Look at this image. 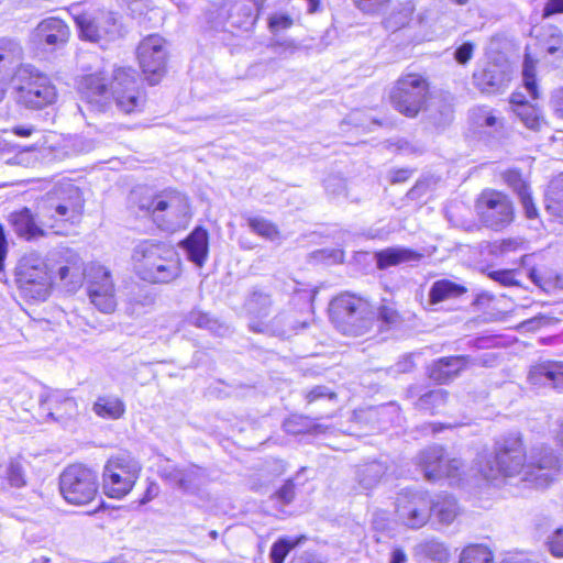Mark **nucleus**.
Listing matches in <instances>:
<instances>
[{
    "instance_id": "1",
    "label": "nucleus",
    "mask_w": 563,
    "mask_h": 563,
    "mask_svg": "<svg viewBox=\"0 0 563 563\" xmlns=\"http://www.w3.org/2000/svg\"><path fill=\"white\" fill-rule=\"evenodd\" d=\"M78 90L81 98L98 111H103L112 99L125 113L139 110L144 103L132 68H115L110 77L104 71L86 75L80 79Z\"/></svg>"
},
{
    "instance_id": "2",
    "label": "nucleus",
    "mask_w": 563,
    "mask_h": 563,
    "mask_svg": "<svg viewBox=\"0 0 563 563\" xmlns=\"http://www.w3.org/2000/svg\"><path fill=\"white\" fill-rule=\"evenodd\" d=\"M88 264L67 247H58L37 266V300H45L54 287L74 294L87 278Z\"/></svg>"
},
{
    "instance_id": "3",
    "label": "nucleus",
    "mask_w": 563,
    "mask_h": 563,
    "mask_svg": "<svg viewBox=\"0 0 563 563\" xmlns=\"http://www.w3.org/2000/svg\"><path fill=\"white\" fill-rule=\"evenodd\" d=\"M84 211V198L80 189L70 180H60L52 186L42 199L41 223L55 234H64L63 225L76 224Z\"/></svg>"
},
{
    "instance_id": "4",
    "label": "nucleus",
    "mask_w": 563,
    "mask_h": 563,
    "mask_svg": "<svg viewBox=\"0 0 563 563\" xmlns=\"http://www.w3.org/2000/svg\"><path fill=\"white\" fill-rule=\"evenodd\" d=\"M132 260L139 276L150 283H169L179 275L176 252L164 243H139Z\"/></svg>"
},
{
    "instance_id": "5",
    "label": "nucleus",
    "mask_w": 563,
    "mask_h": 563,
    "mask_svg": "<svg viewBox=\"0 0 563 563\" xmlns=\"http://www.w3.org/2000/svg\"><path fill=\"white\" fill-rule=\"evenodd\" d=\"M139 208L150 214L159 229L170 232L185 228L190 218L187 197L173 189L142 198Z\"/></svg>"
},
{
    "instance_id": "6",
    "label": "nucleus",
    "mask_w": 563,
    "mask_h": 563,
    "mask_svg": "<svg viewBox=\"0 0 563 563\" xmlns=\"http://www.w3.org/2000/svg\"><path fill=\"white\" fill-rule=\"evenodd\" d=\"M329 313L332 323L340 332L353 336L366 333L374 316L367 300L349 292L332 299Z\"/></svg>"
},
{
    "instance_id": "7",
    "label": "nucleus",
    "mask_w": 563,
    "mask_h": 563,
    "mask_svg": "<svg viewBox=\"0 0 563 563\" xmlns=\"http://www.w3.org/2000/svg\"><path fill=\"white\" fill-rule=\"evenodd\" d=\"M69 13L81 41L102 47L121 35L120 24L111 12L99 9L84 10L79 5H71Z\"/></svg>"
},
{
    "instance_id": "8",
    "label": "nucleus",
    "mask_w": 563,
    "mask_h": 563,
    "mask_svg": "<svg viewBox=\"0 0 563 563\" xmlns=\"http://www.w3.org/2000/svg\"><path fill=\"white\" fill-rule=\"evenodd\" d=\"M272 307L271 295L255 290L246 301V310L251 316L250 329L253 332L273 334L282 338H289L297 333L299 328H305L306 322L297 323L286 313H279L269 321L263 319L269 314Z\"/></svg>"
},
{
    "instance_id": "9",
    "label": "nucleus",
    "mask_w": 563,
    "mask_h": 563,
    "mask_svg": "<svg viewBox=\"0 0 563 563\" xmlns=\"http://www.w3.org/2000/svg\"><path fill=\"white\" fill-rule=\"evenodd\" d=\"M526 453L522 438L519 432H511L495 442V455L481 466V473L487 479H495L498 475L515 476L526 471Z\"/></svg>"
},
{
    "instance_id": "10",
    "label": "nucleus",
    "mask_w": 563,
    "mask_h": 563,
    "mask_svg": "<svg viewBox=\"0 0 563 563\" xmlns=\"http://www.w3.org/2000/svg\"><path fill=\"white\" fill-rule=\"evenodd\" d=\"M429 97V84L418 74L401 76L389 91L393 108L408 118H416L423 110Z\"/></svg>"
},
{
    "instance_id": "11",
    "label": "nucleus",
    "mask_w": 563,
    "mask_h": 563,
    "mask_svg": "<svg viewBox=\"0 0 563 563\" xmlns=\"http://www.w3.org/2000/svg\"><path fill=\"white\" fill-rule=\"evenodd\" d=\"M97 473L82 465L71 464L59 476V489L64 499L73 505H87L98 493Z\"/></svg>"
},
{
    "instance_id": "12",
    "label": "nucleus",
    "mask_w": 563,
    "mask_h": 563,
    "mask_svg": "<svg viewBox=\"0 0 563 563\" xmlns=\"http://www.w3.org/2000/svg\"><path fill=\"white\" fill-rule=\"evenodd\" d=\"M141 472L140 463L129 455L108 460L103 468V489L112 498H122L133 488Z\"/></svg>"
},
{
    "instance_id": "13",
    "label": "nucleus",
    "mask_w": 563,
    "mask_h": 563,
    "mask_svg": "<svg viewBox=\"0 0 563 563\" xmlns=\"http://www.w3.org/2000/svg\"><path fill=\"white\" fill-rule=\"evenodd\" d=\"M477 212L484 224L501 230L514 220V207L509 198L495 190L483 191L476 203Z\"/></svg>"
},
{
    "instance_id": "14",
    "label": "nucleus",
    "mask_w": 563,
    "mask_h": 563,
    "mask_svg": "<svg viewBox=\"0 0 563 563\" xmlns=\"http://www.w3.org/2000/svg\"><path fill=\"white\" fill-rule=\"evenodd\" d=\"M431 498L424 492H401L397 497V514L399 519L409 528L423 527L431 516Z\"/></svg>"
},
{
    "instance_id": "15",
    "label": "nucleus",
    "mask_w": 563,
    "mask_h": 563,
    "mask_svg": "<svg viewBox=\"0 0 563 563\" xmlns=\"http://www.w3.org/2000/svg\"><path fill=\"white\" fill-rule=\"evenodd\" d=\"M418 465L430 482L443 477L456 479L460 477L463 463L459 459H446L442 446L434 445L421 451L418 456Z\"/></svg>"
},
{
    "instance_id": "16",
    "label": "nucleus",
    "mask_w": 563,
    "mask_h": 563,
    "mask_svg": "<svg viewBox=\"0 0 563 563\" xmlns=\"http://www.w3.org/2000/svg\"><path fill=\"white\" fill-rule=\"evenodd\" d=\"M166 57L165 41L157 34L145 37L139 44V64L151 85L158 82L165 73Z\"/></svg>"
},
{
    "instance_id": "17",
    "label": "nucleus",
    "mask_w": 563,
    "mask_h": 563,
    "mask_svg": "<svg viewBox=\"0 0 563 563\" xmlns=\"http://www.w3.org/2000/svg\"><path fill=\"white\" fill-rule=\"evenodd\" d=\"M559 470L560 460L551 448H533L526 465L525 479L536 487H545Z\"/></svg>"
},
{
    "instance_id": "18",
    "label": "nucleus",
    "mask_w": 563,
    "mask_h": 563,
    "mask_svg": "<svg viewBox=\"0 0 563 563\" xmlns=\"http://www.w3.org/2000/svg\"><path fill=\"white\" fill-rule=\"evenodd\" d=\"M69 37V26L62 19L51 16L37 23V51H58L65 47Z\"/></svg>"
},
{
    "instance_id": "19",
    "label": "nucleus",
    "mask_w": 563,
    "mask_h": 563,
    "mask_svg": "<svg viewBox=\"0 0 563 563\" xmlns=\"http://www.w3.org/2000/svg\"><path fill=\"white\" fill-rule=\"evenodd\" d=\"M77 139L65 137L53 131H46L38 140L37 155H40L43 163H52L54 161H62L69 156L75 150L70 145H75Z\"/></svg>"
},
{
    "instance_id": "20",
    "label": "nucleus",
    "mask_w": 563,
    "mask_h": 563,
    "mask_svg": "<svg viewBox=\"0 0 563 563\" xmlns=\"http://www.w3.org/2000/svg\"><path fill=\"white\" fill-rule=\"evenodd\" d=\"M161 477L184 492H195L203 483V471L197 465L179 468L164 466L159 471Z\"/></svg>"
},
{
    "instance_id": "21",
    "label": "nucleus",
    "mask_w": 563,
    "mask_h": 563,
    "mask_svg": "<svg viewBox=\"0 0 563 563\" xmlns=\"http://www.w3.org/2000/svg\"><path fill=\"white\" fill-rule=\"evenodd\" d=\"M470 363L471 356L468 355L441 357L428 367V375L439 384H446L468 367Z\"/></svg>"
},
{
    "instance_id": "22",
    "label": "nucleus",
    "mask_w": 563,
    "mask_h": 563,
    "mask_svg": "<svg viewBox=\"0 0 563 563\" xmlns=\"http://www.w3.org/2000/svg\"><path fill=\"white\" fill-rule=\"evenodd\" d=\"M14 98L18 103L29 109L35 108V80L32 65H21L12 76Z\"/></svg>"
},
{
    "instance_id": "23",
    "label": "nucleus",
    "mask_w": 563,
    "mask_h": 563,
    "mask_svg": "<svg viewBox=\"0 0 563 563\" xmlns=\"http://www.w3.org/2000/svg\"><path fill=\"white\" fill-rule=\"evenodd\" d=\"M476 86L487 93L501 90L510 80V73L507 66L488 63L482 70L474 74Z\"/></svg>"
},
{
    "instance_id": "24",
    "label": "nucleus",
    "mask_w": 563,
    "mask_h": 563,
    "mask_svg": "<svg viewBox=\"0 0 563 563\" xmlns=\"http://www.w3.org/2000/svg\"><path fill=\"white\" fill-rule=\"evenodd\" d=\"M533 386L563 388V363L544 361L533 365L528 374Z\"/></svg>"
},
{
    "instance_id": "25",
    "label": "nucleus",
    "mask_w": 563,
    "mask_h": 563,
    "mask_svg": "<svg viewBox=\"0 0 563 563\" xmlns=\"http://www.w3.org/2000/svg\"><path fill=\"white\" fill-rule=\"evenodd\" d=\"M422 255L415 250L401 246L387 247L375 254L378 269H386L390 266L404 263L418 262Z\"/></svg>"
},
{
    "instance_id": "26",
    "label": "nucleus",
    "mask_w": 563,
    "mask_h": 563,
    "mask_svg": "<svg viewBox=\"0 0 563 563\" xmlns=\"http://www.w3.org/2000/svg\"><path fill=\"white\" fill-rule=\"evenodd\" d=\"M422 111L427 112L428 119L437 128L448 125L453 119V106L446 97H429Z\"/></svg>"
},
{
    "instance_id": "27",
    "label": "nucleus",
    "mask_w": 563,
    "mask_h": 563,
    "mask_svg": "<svg viewBox=\"0 0 563 563\" xmlns=\"http://www.w3.org/2000/svg\"><path fill=\"white\" fill-rule=\"evenodd\" d=\"M15 282L25 297L35 298V257L23 256L15 267Z\"/></svg>"
},
{
    "instance_id": "28",
    "label": "nucleus",
    "mask_w": 563,
    "mask_h": 563,
    "mask_svg": "<svg viewBox=\"0 0 563 563\" xmlns=\"http://www.w3.org/2000/svg\"><path fill=\"white\" fill-rule=\"evenodd\" d=\"M188 258L201 267L208 255V232L202 228H196L184 242Z\"/></svg>"
},
{
    "instance_id": "29",
    "label": "nucleus",
    "mask_w": 563,
    "mask_h": 563,
    "mask_svg": "<svg viewBox=\"0 0 563 563\" xmlns=\"http://www.w3.org/2000/svg\"><path fill=\"white\" fill-rule=\"evenodd\" d=\"M40 408L46 413L47 418L55 419L54 416L73 415L76 410V401L71 398H62L58 393L47 391L41 394Z\"/></svg>"
},
{
    "instance_id": "30",
    "label": "nucleus",
    "mask_w": 563,
    "mask_h": 563,
    "mask_svg": "<svg viewBox=\"0 0 563 563\" xmlns=\"http://www.w3.org/2000/svg\"><path fill=\"white\" fill-rule=\"evenodd\" d=\"M91 305L102 313H112L117 308L114 283H106L100 287L87 289Z\"/></svg>"
},
{
    "instance_id": "31",
    "label": "nucleus",
    "mask_w": 563,
    "mask_h": 563,
    "mask_svg": "<svg viewBox=\"0 0 563 563\" xmlns=\"http://www.w3.org/2000/svg\"><path fill=\"white\" fill-rule=\"evenodd\" d=\"M431 514L444 526L451 525L460 514L456 499L449 495H439L431 499Z\"/></svg>"
},
{
    "instance_id": "32",
    "label": "nucleus",
    "mask_w": 563,
    "mask_h": 563,
    "mask_svg": "<svg viewBox=\"0 0 563 563\" xmlns=\"http://www.w3.org/2000/svg\"><path fill=\"white\" fill-rule=\"evenodd\" d=\"M510 102L515 114L528 129H540L542 117L538 108L525 101L519 93H514Z\"/></svg>"
},
{
    "instance_id": "33",
    "label": "nucleus",
    "mask_w": 563,
    "mask_h": 563,
    "mask_svg": "<svg viewBox=\"0 0 563 563\" xmlns=\"http://www.w3.org/2000/svg\"><path fill=\"white\" fill-rule=\"evenodd\" d=\"M9 222L19 238L27 241L35 238V218L31 209L24 207L9 216Z\"/></svg>"
},
{
    "instance_id": "34",
    "label": "nucleus",
    "mask_w": 563,
    "mask_h": 563,
    "mask_svg": "<svg viewBox=\"0 0 563 563\" xmlns=\"http://www.w3.org/2000/svg\"><path fill=\"white\" fill-rule=\"evenodd\" d=\"M20 49L18 45L7 38L0 40V80L5 81L11 77L14 65L19 60Z\"/></svg>"
},
{
    "instance_id": "35",
    "label": "nucleus",
    "mask_w": 563,
    "mask_h": 563,
    "mask_svg": "<svg viewBox=\"0 0 563 563\" xmlns=\"http://www.w3.org/2000/svg\"><path fill=\"white\" fill-rule=\"evenodd\" d=\"M187 320L190 324L200 329H206L218 336H225L230 333V327L228 324L220 322L209 313L198 309L191 310Z\"/></svg>"
},
{
    "instance_id": "36",
    "label": "nucleus",
    "mask_w": 563,
    "mask_h": 563,
    "mask_svg": "<svg viewBox=\"0 0 563 563\" xmlns=\"http://www.w3.org/2000/svg\"><path fill=\"white\" fill-rule=\"evenodd\" d=\"M92 410L98 417L117 420L124 415L125 405L117 396H100L95 401Z\"/></svg>"
},
{
    "instance_id": "37",
    "label": "nucleus",
    "mask_w": 563,
    "mask_h": 563,
    "mask_svg": "<svg viewBox=\"0 0 563 563\" xmlns=\"http://www.w3.org/2000/svg\"><path fill=\"white\" fill-rule=\"evenodd\" d=\"M448 391L439 388L421 395L415 402V406L424 413L437 415L442 412L448 402Z\"/></svg>"
},
{
    "instance_id": "38",
    "label": "nucleus",
    "mask_w": 563,
    "mask_h": 563,
    "mask_svg": "<svg viewBox=\"0 0 563 563\" xmlns=\"http://www.w3.org/2000/svg\"><path fill=\"white\" fill-rule=\"evenodd\" d=\"M386 473V467L383 463L373 461L358 466L356 471V481L364 489L374 488Z\"/></svg>"
},
{
    "instance_id": "39",
    "label": "nucleus",
    "mask_w": 563,
    "mask_h": 563,
    "mask_svg": "<svg viewBox=\"0 0 563 563\" xmlns=\"http://www.w3.org/2000/svg\"><path fill=\"white\" fill-rule=\"evenodd\" d=\"M466 292V288L462 285L448 279H441L433 283L429 291L431 303H438L448 299L457 298Z\"/></svg>"
},
{
    "instance_id": "40",
    "label": "nucleus",
    "mask_w": 563,
    "mask_h": 563,
    "mask_svg": "<svg viewBox=\"0 0 563 563\" xmlns=\"http://www.w3.org/2000/svg\"><path fill=\"white\" fill-rule=\"evenodd\" d=\"M545 208L552 214L563 213V173L550 181L545 191Z\"/></svg>"
},
{
    "instance_id": "41",
    "label": "nucleus",
    "mask_w": 563,
    "mask_h": 563,
    "mask_svg": "<svg viewBox=\"0 0 563 563\" xmlns=\"http://www.w3.org/2000/svg\"><path fill=\"white\" fill-rule=\"evenodd\" d=\"M417 555L428 558L432 561L444 563L450 558L449 549L437 539H429L418 543L415 548Z\"/></svg>"
},
{
    "instance_id": "42",
    "label": "nucleus",
    "mask_w": 563,
    "mask_h": 563,
    "mask_svg": "<svg viewBox=\"0 0 563 563\" xmlns=\"http://www.w3.org/2000/svg\"><path fill=\"white\" fill-rule=\"evenodd\" d=\"M86 282L87 289L100 287L106 285V283H114L111 271L97 262L88 263Z\"/></svg>"
},
{
    "instance_id": "43",
    "label": "nucleus",
    "mask_w": 563,
    "mask_h": 563,
    "mask_svg": "<svg viewBox=\"0 0 563 563\" xmlns=\"http://www.w3.org/2000/svg\"><path fill=\"white\" fill-rule=\"evenodd\" d=\"M460 563H493V553L482 544H471L463 549Z\"/></svg>"
},
{
    "instance_id": "44",
    "label": "nucleus",
    "mask_w": 563,
    "mask_h": 563,
    "mask_svg": "<svg viewBox=\"0 0 563 563\" xmlns=\"http://www.w3.org/2000/svg\"><path fill=\"white\" fill-rule=\"evenodd\" d=\"M247 224L254 233L264 239L274 241L279 238L277 227L263 217H249Z\"/></svg>"
},
{
    "instance_id": "45",
    "label": "nucleus",
    "mask_w": 563,
    "mask_h": 563,
    "mask_svg": "<svg viewBox=\"0 0 563 563\" xmlns=\"http://www.w3.org/2000/svg\"><path fill=\"white\" fill-rule=\"evenodd\" d=\"M57 98L55 86L47 76L37 74V109L52 106Z\"/></svg>"
},
{
    "instance_id": "46",
    "label": "nucleus",
    "mask_w": 563,
    "mask_h": 563,
    "mask_svg": "<svg viewBox=\"0 0 563 563\" xmlns=\"http://www.w3.org/2000/svg\"><path fill=\"white\" fill-rule=\"evenodd\" d=\"M522 78L523 86L528 93L530 95V97L534 100L538 99L540 97V91L538 89L536 80V66L529 58L525 59Z\"/></svg>"
},
{
    "instance_id": "47",
    "label": "nucleus",
    "mask_w": 563,
    "mask_h": 563,
    "mask_svg": "<svg viewBox=\"0 0 563 563\" xmlns=\"http://www.w3.org/2000/svg\"><path fill=\"white\" fill-rule=\"evenodd\" d=\"M516 189H518L520 202L523 207L525 214H526L527 219L538 220V218H539L538 209L536 208V206L533 203L529 188L523 183H519V185L516 187Z\"/></svg>"
},
{
    "instance_id": "48",
    "label": "nucleus",
    "mask_w": 563,
    "mask_h": 563,
    "mask_svg": "<svg viewBox=\"0 0 563 563\" xmlns=\"http://www.w3.org/2000/svg\"><path fill=\"white\" fill-rule=\"evenodd\" d=\"M299 540L292 542L288 539H279L271 549V559L273 563H283L289 551L298 544Z\"/></svg>"
},
{
    "instance_id": "49",
    "label": "nucleus",
    "mask_w": 563,
    "mask_h": 563,
    "mask_svg": "<svg viewBox=\"0 0 563 563\" xmlns=\"http://www.w3.org/2000/svg\"><path fill=\"white\" fill-rule=\"evenodd\" d=\"M336 394L331 390L327 386H314L306 394V400L311 404L321 399H325L329 401H335L336 400Z\"/></svg>"
},
{
    "instance_id": "50",
    "label": "nucleus",
    "mask_w": 563,
    "mask_h": 563,
    "mask_svg": "<svg viewBox=\"0 0 563 563\" xmlns=\"http://www.w3.org/2000/svg\"><path fill=\"white\" fill-rule=\"evenodd\" d=\"M474 121L479 126H496L500 124V119L493 114L486 108H479L473 112Z\"/></svg>"
},
{
    "instance_id": "51",
    "label": "nucleus",
    "mask_w": 563,
    "mask_h": 563,
    "mask_svg": "<svg viewBox=\"0 0 563 563\" xmlns=\"http://www.w3.org/2000/svg\"><path fill=\"white\" fill-rule=\"evenodd\" d=\"M549 551L556 558H563V527L556 529L548 539Z\"/></svg>"
},
{
    "instance_id": "52",
    "label": "nucleus",
    "mask_w": 563,
    "mask_h": 563,
    "mask_svg": "<svg viewBox=\"0 0 563 563\" xmlns=\"http://www.w3.org/2000/svg\"><path fill=\"white\" fill-rule=\"evenodd\" d=\"M325 190L333 197L344 196L346 186L345 181L339 177H329L325 180Z\"/></svg>"
},
{
    "instance_id": "53",
    "label": "nucleus",
    "mask_w": 563,
    "mask_h": 563,
    "mask_svg": "<svg viewBox=\"0 0 563 563\" xmlns=\"http://www.w3.org/2000/svg\"><path fill=\"white\" fill-rule=\"evenodd\" d=\"M8 478L11 486L20 488L25 484L22 467L18 463H11L8 468Z\"/></svg>"
},
{
    "instance_id": "54",
    "label": "nucleus",
    "mask_w": 563,
    "mask_h": 563,
    "mask_svg": "<svg viewBox=\"0 0 563 563\" xmlns=\"http://www.w3.org/2000/svg\"><path fill=\"white\" fill-rule=\"evenodd\" d=\"M550 104L554 114L563 119V86L552 91Z\"/></svg>"
},
{
    "instance_id": "55",
    "label": "nucleus",
    "mask_w": 563,
    "mask_h": 563,
    "mask_svg": "<svg viewBox=\"0 0 563 563\" xmlns=\"http://www.w3.org/2000/svg\"><path fill=\"white\" fill-rule=\"evenodd\" d=\"M291 24H292V20L288 15H285V14L273 15L269 18V22H268L269 29L273 32L288 29L291 26Z\"/></svg>"
},
{
    "instance_id": "56",
    "label": "nucleus",
    "mask_w": 563,
    "mask_h": 563,
    "mask_svg": "<svg viewBox=\"0 0 563 563\" xmlns=\"http://www.w3.org/2000/svg\"><path fill=\"white\" fill-rule=\"evenodd\" d=\"M473 52L474 45L466 42L455 49L454 57L459 64H466L472 58Z\"/></svg>"
},
{
    "instance_id": "57",
    "label": "nucleus",
    "mask_w": 563,
    "mask_h": 563,
    "mask_svg": "<svg viewBox=\"0 0 563 563\" xmlns=\"http://www.w3.org/2000/svg\"><path fill=\"white\" fill-rule=\"evenodd\" d=\"M549 54H555L558 52H563V35L556 29H553L550 37L549 45L547 48Z\"/></svg>"
},
{
    "instance_id": "58",
    "label": "nucleus",
    "mask_w": 563,
    "mask_h": 563,
    "mask_svg": "<svg viewBox=\"0 0 563 563\" xmlns=\"http://www.w3.org/2000/svg\"><path fill=\"white\" fill-rule=\"evenodd\" d=\"M353 3L363 12L374 13L388 0H352Z\"/></svg>"
},
{
    "instance_id": "59",
    "label": "nucleus",
    "mask_w": 563,
    "mask_h": 563,
    "mask_svg": "<svg viewBox=\"0 0 563 563\" xmlns=\"http://www.w3.org/2000/svg\"><path fill=\"white\" fill-rule=\"evenodd\" d=\"M276 495L284 504H289L295 497V485L290 481L286 482Z\"/></svg>"
},
{
    "instance_id": "60",
    "label": "nucleus",
    "mask_w": 563,
    "mask_h": 563,
    "mask_svg": "<svg viewBox=\"0 0 563 563\" xmlns=\"http://www.w3.org/2000/svg\"><path fill=\"white\" fill-rule=\"evenodd\" d=\"M489 277L505 286L514 283V275L510 271H494L489 273Z\"/></svg>"
},
{
    "instance_id": "61",
    "label": "nucleus",
    "mask_w": 563,
    "mask_h": 563,
    "mask_svg": "<svg viewBox=\"0 0 563 563\" xmlns=\"http://www.w3.org/2000/svg\"><path fill=\"white\" fill-rule=\"evenodd\" d=\"M413 367H415L413 355L408 354V355L402 356V358L397 362L396 372L408 373V372L412 371Z\"/></svg>"
},
{
    "instance_id": "62",
    "label": "nucleus",
    "mask_w": 563,
    "mask_h": 563,
    "mask_svg": "<svg viewBox=\"0 0 563 563\" xmlns=\"http://www.w3.org/2000/svg\"><path fill=\"white\" fill-rule=\"evenodd\" d=\"M299 420L301 418H290L284 422V429L287 433L299 434L303 433L306 430L302 427H299Z\"/></svg>"
},
{
    "instance_id": "63",
    "label": "nucleus",
    "mask_w": 563,
    "mask_h": 563,
    "mask_svg": "<svg viewBox=\"0 0 563 563\" xmlns=\"http://www.w3.org/2000/svg\"><path fill=\"white\" fill-rule=\"evenodd\" d=\"M397 312L394 308L382 306L379 308V318L387 323H394L397 320Z\"/></svg>"
},
{
    "instance_id": "64",
    "label": "nucleus",
    "mask_w": 563,
    "mask_h": 563,
    "mask_svg": "<svg viewBox=\"0 0 563 563\" xmlns=\"http://www.w3.org/2000/svg\"><path fill=\"white\" fill-rule=\"evenodd\" d=\"M562 12H563V0H550L544 8L545 15H551L554 13H562Z\"/></svg>"
}]
</instances>
